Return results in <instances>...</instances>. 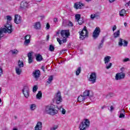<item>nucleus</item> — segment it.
Segmentation results:
<instances>
[{
	"label": "nucleus",
	"mask_w": 130,
	"mask_h": 130,
	"mask_svg": "<svg viewBox=\"0 0 130 130\" xmlns=\"http://www.w3.org/2000/svg\"><path fill=\"white\" fill-rule=\"evenodd\" d=\"M6 18L7 20V23L5 26V27L0 28V40L2 38L3 33H9V34H11V33L13 32L12 24L10 22L12 20V17L10 15H7L6 16Z\"/></svg>",
	"instance_id": "1"
},
{
	"label": "nucleus",
	"mask_w": 130,
	"mask_h": 130,
	"mask_svg": "<svg viewBox=\"0 0 130 130\" xmlns=\"http://www.w3.org/2000/svg\"><path fill=\"white\" fill-rule=\"evenodd\" d=\"M44 112L46 114H49V115H52V116H54L56 114L58 113V111L56 110L55 108V105H49L46 106Z\"/></svg>",
	"instance_id": "2"
},
{
	"label": "nucleus",
	"mask_w": 130,
	"mask_h": 130,
	"mask_svg": "<svg viewBox=\"0 0 130 130\" xmlns=\"http://www.w3.org/2000/svg\"><path fill=\"white\" fill-rule=\"evenodd\" d=\"M90 126V121L88 119H85V121H83L79 124V130H86Z\"/></svg>",
	"instance_id": "3"
},
{
	"label": "nucleus",
	"mask_w": 130,
	"mask_h": 130,
	"mask_svg": "<svg viewBox=\"0 0 130 130\" xmlns=\"http://www.w3.org/2000/svg\"><path fill=\"white\" fill-rule=\"evenodd\" d=\"M80 35V39L81 40H84V38L88 37L89 35V32L87 30V27L84 26L81 32H79Z\"/></svg>",
	"instance_id": "4"
},
{
	"label": "nucleus",
	"mask_w": 130,
	"mask_h": 130,
	"mask_svg": "<svg viewBox=\"0 0 130 130\" xmlns=\"http://www.w3.org/2000/svg\"><path fill=\"white\" fill-rule=\"evenodd\" d=\"M53 102H55L56 104H59L60 102H62V98H61V94L60 91H58L56 95H55L54 98L53 99Z\"/></svg>",
	"instance_id": "5"
},
{
	"label": "nucleus",
	"mask_w": 130,
	"mask_h": 130,
	"mask_svg": "<svg viewBox=\"0 0 130 130\" xmlns=\"http://www.w3.org/2000/svg\"><path fill=\"white\" fill-rule=\"evenodd\" d=\"M97 79V74L95 72H92L90 75L89 81L91 84H95Z\"/></svg>",
	"instance_id": "6"
},
{
	"label": "nucleus",
	"mask_w": 130,
	"mask_h": 130,
	"mask_svg": "<svg viewBox=\"0 0 130 130\" xmlns=\"http://www.w3.org/2000/svg\"><path fill=\"white\" fill-rule=\"evenodd\" d=\"M22 91L24 97L28 98L30 95L29 86L27 85L24 86Z\"/></svg>",
	"instance_id": "7"
},
{
	"label": "nucleus",
	"mask_w": 130,
	"mask_h": 130,
	"mask_svg": "<svg viewBox=\"0 0 130 130\" xmlns=\"http://www.w3.org/2000/svg\"><path fill=\"white\" fill-rule=\"evenodd\" d=\"M100 32H101V31L100 30V28H99V27H96L95 28L92 34V37L93 39H97V38H98L100 34Z\"/></svg>",
	"instance_id": "8"
},
{
	"label": "nucleus",
	"mask_w": 130,
	"mask_h": 130,
	"mask_svg": "<svg viewBox=\"0 0 130 130\" xmlns=\"http://www.w3.org/2000/svg\"><path fill=\"white\" fill-rule=\"evenodd\" d=\"M61 37H66V38H68L69 36H70V30H62L60 32Z\"/></svg>",
	"instance_id": "9"
},
{
	"label": "nucleus",
	"mask_w": 130,
	"mask_h": 130,
	"mask_svg": "<svg viewBox=\"0 0 130 130\" xmlns=\"http://www.w3.org/2000/svg\"><path fill=\"white\" fill-rule=\"evenodd\" d=\"M125 77V74L124 73L121 72L117 73L115 76V79L117 81H118V80H122V79H124V77Z\"/></svg>",
	"instance_id": "10"
},
{
	"label": "nucleus",
	"mask_w": 130,
	"mask_h": 130,
	"mask_svg": "<svg viewBox=\"0 0 130 130\" xmlns=\"http://www.w3.org/2000/svg\"><path fill=\"white\" fill-rule=\"evenodd\" d=\"M85 7V4L81 2H77L74 4V8L78 10V9H83Z\"/></svg>",
	"instance_id": "11"
},
{
	"label": "nucleus",
	"mask_w": 130,
	"mask_h": 130,
	"mask_svg": "<svg viewBox=\"0 0 130 130\" xmlns=\"http://www.w3.org/2000/svg\"><path fill=\"white\" fill-rule=\"evenodd\" d=\"M118 44L119 46H122L123 45L124 46H127L128 42L127 41H125V40H123L122 39H119Z\"/></svg>",
	"instance_id": "12"
},
{
	"label": "nucleus",
	"mask_w": 130,
	"mask_h": 130,
	"mask_svg": "<svg viewBox=\"0 0 130 130\" xmlns=\"http://www.w3.org/2000/svg\"><path fill=\"white\" fill-rule=\"evenodd\" d=\"M14 22L16 24H20L22 22V19L19 15L16 14L15 15Z\"/></svg>",
	"instance_id": "13"
},
{
	"label": "nucleus",
	"mask_w": 130,
	"mask_h": 130,
	"mask_svg": "<svg viewBox=\"0 0 130 130\" xmlns=\"http://www.w3.org/2000/svg\"><path fill=\"white\" fill-rule=\"evenodd\" d=\"M32 77L35 79H38L40 77V71L36 70L32 73Z\"/></svg>",
	"instance_id": "14"
},
{
	"label": "nucleus",
	"mask_w": 130,
	"mask_h": 130,
	"mask_svg": "<svg viewBox=\"0 0 130 130\" xmlns=\"http://www.w3.org/2000/svg\"><path fill=\"white\" fill-rule=\"evenodd\" d=\"M33 53L30 52L27 54V57H28V63H32L33 62V58H32V55Z\"/></svg>",
	"instance_id": "15"
},
{
	"label": "nucleus",
	"mask_w": 130,
	"mask_h": 130,
	"mask_svg": "<svg viewBox=\"0 0 130 130\" xmlns=\"http://www.w3.org/2000/svg\"><path fill=\"white\" fill-rule=\"evenodd\" d=\"M83 96L87 99L89 97L90 99L92 95H90V90H86L83 92Z\"/></svg>",
	"instance_id": "16"
},
{
	"label": "nucleus",
	"mask_w": 130,
	"mask_h": 130,
	"mask_svg": "<svg viewBox=\"0 0 130 130\" xmlns=\"http://www.w3.org/2000/svg\"><path fill=\"white\" fill-rule=\"evenodd\" d=\"M41 129H42V122H38L35 127V130H41Z\"/></svg>",
	"instance_id": "17"
},
{
	"label": "nucleus",
	"mask_w": 130,
	"mask_h": 130,
	"mask_svg": "<svg viewBox=\"0 0 130 130\" xmlns=\"http://www.w3.org/2000/svg\"><path fill=\"white\" fill-rule=\"evenodd\" d=\"M120 115L119 116V118H124L125 117V111L124 110L122 109L119 111Z\"/></svg>",
	"instance_id": "18"
},
{
	"label": "nucleus",
	"mask_w": 130,
	"mask_h": 130,
	"mask_svg": "<svg viewBox=\"0 0 130 130\" xmlns=\"http://www.w3.org/2000/svg\"><path fill=\"white\" fill-rule=\"evenodd\" d=\"M111 58V57L110 56H106L104 58V61L105 62V64H107L109 62H110Z\"/></svg>",
	"instance_id": "19"
},
{
	"label": "nucleus",
	"mask_w": 130,
	"mask_h": 130,
	"mask_svg": "<svg viewBox=\"0 0 130 130\" xmlns=\"http://www.w3.org/2000/svg\"><path fill=\"white\" fill-rule=\"evenodd\" d=\"M15 72L17 75L20 76L22 73V69L20 67H16L15 68Z\"/></svg>",
	"instance_id": "20"
},
{
	"label": "nucleus",
	"mask_w": 130,
	"mask_h": 130,
	"mask_svg": "<svg viewBox=\"0 0 130 130\" xmlns=\"http://www.w3.org/2000/svg\"><path fill=\"white\" fill-rule=\"evenodd\" d=\"M104 41H105V39L103 38L98 47V49H101V48L103 47V43H104Z\"/></svg>",
	"instance_id": "21"
},
{
	"label": "nucleus",
	"mask_w": 130,
	"mask_h": 130,
	"mask_svg": "<svg viewBox=\"0 0 130 130\" xmlns=\"http://www.w3.org/2000/svg\"><path fill=\"white\" fill-rule=\"evenodd\" d=\"M34 26L35 29H36V30H38V29H40V28H41V24H40V22H36Z\"/></svg>",
	"instance_id": "22"
},
{
	"label": "nucleus",
	"mask_w": 130,
	"mask_h": 130,
	"mask_svg": "<svg viewBox=\"0 0 130 130\" xmlns=\"http://www.w3.org/2000/svg\"><path fill=\"white\" fill-rule=\"evenodd\" d=\"M36 59L37 61H41V60H43V57H42V55H40V54H38L36 56Z\"/></svg>",
	"instance_id": "23"
},
{
	"label": "nucleus",
	"mask_w": 130,
	"mask_h": 130,
	"mask_svg": "<svg viewBox=\"0 0 130 130\" xmlns=\"http://www.w3.org/2000/svg\"><path fill=\"white\" fill-rule=\"evenodd\" d=\"M28 7V3L27 2L23 1L21 2L20 9H23V8H27Z\"/></svg>",
	"instance_id": "24"
},
{
	"label": "nucleus",
	"mask_w": 130,
	"mask_h": 130,
	"mask_svg": "<svg viewBox=\"0 0 130 130\" xmlns=\"http://www.w3.org/2000/svg\"><path fill=\"white\" fill-rule=\"evenodd\" d=\"M113 36L114 38H117L120 36V30H118L113 34Z\"/></svg>",
	"instance_id": "25"
},
{
	"label": "nucleus",
	"mask_w": 130,
	"mask_h": 130,
	"mask_svg": "<svg viewBox=\"0 0 130 130\" xmlns=\"http://www.w3.org/2000/svg\"><path fill=\"white\" fill-rule=\"evenodd\" d=\"M10 53H11V54H12L13 55H17V54H18L19 51H18V50L15 49L13 50H11L10 51Z\"/></svg>",
	"instance_id": "26"
},
{
	"label": "nucleus",
	"mask_w": 130,
	"mask_h": 130,
	"mask_svg": "<svg viewBox=\"0 0 130 130\" xmlns=\"http://www.w3.org/2000/svg\"><path fill=\"white\" fill-rule=\"evenodd\" d=\"M85 99H86L85 96L83 95H80L78 98V101L79 102H83V101H85Z\"/></svg>",
	"instance_id": "27"
},
{
	"label": "nucleus",
	"mask_w": 130,
	"mask_h": 130,
	"mask_svg": "<svg viewBox=\"0 0 130 130\" xmlns=\"http://www.w3.org/2000/svg\"><path fill=\"white\" fill-rule=\"evenodd\" d=\"M18 68H24V62H23V60H18Z\"/></svg>",
	"instance_id": "28"
},
{
	"label": "nucleus",
	"mask_w": 130,
	"mask_h": 130,
	"mask_svg": "<svg viewBox=\"0 0 130 130\" xmlns=\"http://www.w3.org/2000/svg\"><path fill=\"white\" fill-rule=\"evenodd\" d=\"M36 97L37 99H41V98H42V92L41 91H39L37 94Z\"/></svg>",
	"instance_id": "29"
},
{
	"label": "nucleus",
	"mask_w": 130,
	"mask_h": 130,
	"mask_svg": "<svg viewBox=\"0 0 130 130\" xmlns=\"http://www.w3.org/2000/svg\"><path fill=\"white\" fill-rule=\"evenodd\" d=\"M126 11L124 9H122L120 11L119 14L121 17H123L125 15Z\"/></svg>",
	"instance_id": "30"
},
{
	"label": "nucleus",
	"mask_w": 130,
	"mask_h": 130,
	"mask_svg": "<svg viewBox=\"0 0 130 130\" xmlns=\"http://www.w3.org/2000/svg\"><path fill=\"white\" fill-rule=\"evenodd\" d=\"M82 71V68L81 67H78L77 68V69L76 70V75L77 76H79V75H80V73H81V72Z\"/></svg>",
	"instance_id": "31"
},
{
	"label": "nucleus",
	"mask_w": 130,
	"mask_h": 130,
	"mask_svg": "<svg viewBox=\"0 0 130 130\" xmlns=\"http://www.w3.org/2000/svg\"><path fill=\"white\" fill-rule=\"evenodd\" d=\"M105 64H106V69H107V70H109V69L112 67V63H107Z\"/></svg>",
	"instance_id": "32"
},
{
	"label": "nucleus",
	"mask_w": 130,
	"mask_h": 130,
	"mask_svg": "<svg viewBox=\"0 0 130 130\" xmlns=\"http://www.w3.org/2000/svg\"><path fill=\"white\" fill-rule=\"evenodd\" d=\"M52 81H53V76H50L48 78V81H47V83H48V84H50V83H51V82H52Z\"/></svg>",
	"instance_id": "33"
},
{
	"label": "nucleus",
	"mask_w": 130,
	"mask_h": 130,
	"mask_svg": "<svg viewBox=\"0 0 130 130\" xmlns=\"http://www.w3.org/2000/svg\"><path fill=\"white\" fill-rule=\"evenodd\" d=\"M54 46L53 45H50L49 47V51L53 52L54 51Z\"/></svg>",
	"instance_id": "34"
},
{
	"label": "nucleus",
	"mask_w": 130,
	"mask_h": 130,
	"mask_svg": "<svg viewBox=\"0 0 130 130\" xmlns=\"http://www.w3.org/2000/svg\"><path fill=\"white\" fill-rule=\"evenodd\" d=\"M30 109L31 110H35L36 109V105L34 104L30 105Z\"/></svg>",
	"instance_id": "35"
},
{
	"label": "nucleus",
	"mask_w": 130,
	"mask_h": 130,
	"mask_svg": "<svg viewBox=\"0 0 130 130\" xmlns=\"http://www.w3.org/2000/svg\"><path fill=\"white\" fill-rule=\"evenodd\" d=\"M75 19L77 20V21L81 20V15L79 14L75 15Z\"/></svg>",
	"instance_id": "36"
},
{
	"label": "nucleus",
	"mask_w": 130,
	"mask_h": 130,
	"mask_svg": "<svg viewBox=\"0 0 130 130\" xmlns=\"http://www.w3.org/2000/svg\"><path fill=\"white\" fill-rule=\"evenodd\" d=\"M38 89V87H37V85H34L32 88V92H36Z\"/></svg>",
	"instance_id": "37"
},
{
	"label": "nucleus",
	"mask_w": 130,
	"mask_h": 130,
	"mask_svg": "<svg viewBox=\"0 0 130 130\" xmlns=\"http://www.w3.org/2000/svg\"><path fill=\"white\" fill-rule=\"evenodd\" d=\"M96 17V14H91L90 15V19H91V20H94V19H95Z\"/></svg>",
	"instance_id": "38"
},
{
	"label": "nucleus",
	"mask_w": 130,
	"mask_h": 130,
	"mask_svg": "<svg viewBox=\"0 0 130 130\" xmlns=\"http://www.w3.org/2000/svg\"><path fill=\"white\" fill-rule=\"evenodd\" d=\"M30 38H31V36H30V35H26L25 37V40H30Z\"/></svg>",
	"instance_id": "39"
},
{
	"label": "nucleus",
	"mask_w": 130,
	"mask_h": 130,
	"mask_svg": "<svg viewBox=\"0 0 130 130\" xmlns=\"http://www.w3.org/2000/svg\"><path fill=\"white\" fill-rule=\"evenodd\" d=\"M57 41L58 42L60 45H61V44H62V41L60 40L59 38H57Z\"/></svg>",
	"instance_id": "40"
},
{
	"label": "nucleus",
	"mask_w": 130,
	"mask_h": 130,
	"mask_svg": "<svg viewBox=\"0 0 130 130\" xmlns=\"http://www.w3.org/2000/svg\"><path fill=\"white\" fill-rule=\"evenodd\" d=\"M58 127V126L57 125H55L53 127H51L50 128V130H56L57 129V128Z\"/></svg>",
	"instance_id": "41"
},
{
	"label": "nucleus",
	"mask_w": 130,
	"mask_h": 130,
	"mask_svg": "<svg viewBox=\"0 0 130 130\" xmlns=\"http://www.w3.org/2000/svg\"><path fill=\"white\" fill-rule=\"evenodd\" d=\"M67 37H63V40H62V43H66L67 41H68V39H67Z\"/></svg>",
	"instance_id": "42"
},
{
	"label": "nucleus",
	"mask_w": 130,
	"mask_h": 130,
	"mask_svg": "<svg viewBox=\"0 0 130 130\" xmlns=\"http://www.w3.org/2000/svg\"><path fill=\"white\" fill-rule=\"evenodd\" d=\"M30 43V40H25L24 44L25 45H27V44H29Z\"/></svg>",
	"instance_id": "43"
},
{
	"label": "nucleus",
	"mask_w": 130,
	"mask_h": 130,
	"mask_svg": "<svg viewBox=\"0 0 130 130\" xmlns=\"http://www.w3.org/2000/svg\"><path fill=\"white\" fill-rule=\"evenodd\" d=\"M77 22H78V24H79L80 25H82V24L84 23V21L81 20V19L77 20Z\"/></svg>",
	"instance_id": "44"
},
{
	"label": "nucleus",
	"mask_w": 130,
	"mask_h": 130,
	"mask_svg": "<svg viewBox=\"0 0 130 130\" xmlns=\"http://www.w3.org/2000/svg\"><path fill=\"white\" fill-rule=\"evenodd\" d=\"M61 112L62 114H66V109L62 108V110L61 111Z\"/></svg>",
	"instance_id": "45"
},
{
	"label": "nucleus",
	"mask_w": 130,
	"mask_h": 130,
	"mask_svg": "<svg viewBox=\"0 0 130 130\" xmlns=\"http://www.w3.org/2000/svg\"><path fill=\"white\" fill-rule=\"evenodd\" d=\"M109 94H110L111 98H112V97H114V96L115 95L114 94V93H113L112 92H110V93H109Z\"/></svg>",
	"instance_id": "46"
},
{
	"label": "nucleus",
	"mask_w": 130,
	"mask_h": 130,
	"mask_svg": "<svg viewBox=\"0 0 130 130\" xmlns=\"http://www.w3.org/2000/svg\"><path fill=\"white\" fill-rule=\"evenodd\" d=\"M68 25L70 26V27H73V26H74V24H73V22L69 21L68 23Z\"/></svg>",
	"instance_id": "47"
},
{
	"label": "nucleus",
	"mask_w": 130,
	"mask_h": 130,
	"mask_svg": "<svg viewBox=\"0 0 130 130\" xmlns=\"http://www.w3.org/2000/svg\"><path fill=\"white\" fill-rule=\"evenodd\" d=\"M3 69H2V67H0V77L3 75Z\"/></svg>",
	"instance_id": "48"
},
{
	"label": "nucleus",
	"mask_w": 130,
	"mask_h": 130,
	"mask_svg": "<svg viewBox=\"0 0 130 130\" xmlns=\"http://www.w3.org/2000/svg\"><path fill=\"white\" fill-rule=\"evenodd\" d=\"M50 28V25H49V23H47L46 24V29L47 30H48Z\"/></svg>",
	"instance_id": "49"
},
{
	"label": "nucleus",
	"mask_w": 130,
	"mask_h": 130,
	"mask_svg": "<svg viewBox=\"0 0 130 130\" xmlns=\"http://www.w3.org/2000/svg\"><path fill=\"white\" fill-rule=\"evenodd\" d=\"M106 99H110V98H111L109 93L106 95Z\"/></svg>",
	"instance_id": "50"
},
{
	"label": "nucleus",
	"mask_w": 130,
	"mask_h": 130,
	"mask_svg": "<svg viewBox=\"0 0 130 130\" xmlns=\"http://www.w3.org/2000/svg\"><path fill=\"white\" fill-rule=\"evenodd\" d=\"M114 109V108L113 107V106H111L110 107V111H111V112H112V111H113Z\"/></svg>",
	"instance_id": "51"
},
{
	"label": "nucleus",
	"mask_w": 130,
	"mask_h": 130,
	"mask_svg": "<svg viewBox=\"0 0 130 130\" xmlns=\"http://www.w3.org/2000/svg\"><path fill=\"white\" fill-rule=\"evenodd\" d=\"M117 28L116 25H114V26L113 27L112 30L114 32V31H115V29Z\"/></svg>",
	"instance_id": "52"
},
{
	"label": "nucleus",
	"mask_w": 130,
	"mask_h": 130,
	"mask_svg": "<svg viewBox=\"0 0 130 130\" xmlns=\"http://www.w3.org/2000/svg\"><path fill=\"white\" fill-rule=\"evenodd\" d=\"M123 61L126 62V61H129V58H125L124 60Z\"/></svg>",
	"instance_id": "53"
},
{
	"label": "nucleus",
	"mask_w": 130,
	"mask_h": 130,
	"mask_svg": "<svg viewBox=\"0 0 130 130\" xmlns=\"http://www.w3.org/2000/svg\"><path fill=\"white\" fill-rule=\"evenodd\" d=\"M125 7H128V6H130L129 2H128V3H126L125 4Z\"/></svg>",
	"instance_id": "54"
},
{
	"label": "nucleus",
	"mask_w": 130,
	"mask_h": 130,
	"mask_svg": "<svg viewBox=\"0 0 130 130\" xmlns=\"http://www.w3.org/2000/svg\"><path fill=\"white\" fill-rule=\"evenodd\" d=\"M54 23H56V22H57V18H54Z\"/></svg>",
	"instance_id": "55"
},
{
	"label": "nucleus",
	"mask_w": 130,
	"mask_h": 130,
	"mask_svg": "<svg viewBox=\"0 0 130 130\" xmlns=\"http://www.w3.org/2000/svg\"><path fill=\"white\" fill-rule=\"evenodd\" d=\"M109 3H113V2H115V0H109Z\"/></svg>",
	"instance_id": "56"
},
{
	"label": "nucleus",
	"mask_w": 130,
	"mask_h": 130,
	"mask_svg": "<svg viewBox=\"0 0 130 130\" xmlns=\"http://www.w3.org/2000/svg\"><path fill=\"white\" fill-rule=\"evenodd\" d=\"M124 25L125 27H127V23L124 22Z\"/></svg>",
	"instance_id": "57"
},
{
	"label": "nucleus",
	"mask_w": 130,
	"mask_h": 130,
	"mask_svg": "<svg viewBox=\"0 0 130 130\" xmlns=\"http://www.w3.org/2000/svg\"><path fill=\"white\" fill-rule=\"evenodd\" d=\"M36 2H37V3H40V2H41V1L42 0H35Z\"/></svg>",
	"instance_id": "58"
},
{
	"label": "nucleus",
	"mask_w": 130,
	"mask_h": 130,
	"mask_svg": "<svg viewBox=\"0 0 130 130\" xmlns=\"http://www.w3.org/2000/svg\"><path fill=\"white\" fill-rule=\"evenodd\" d=\"M106 107V106H103L102 107V109H104V108H105Z\"/></svg>",
	"instance_id": "59"
},
{
	"label": "nucleus",
	"mask_w": 130,
	"mask_h": 130,
	"mask_svg": "<svg viewBox=\"0 0 130 130\" xmlns=\"http://www.w3.org/2000/svg\"><path fill=\"white\" fill-rule=\"evenodd\" d=\"M44 69H45V68H44V66H42V70H43V71L44 72Z\"/></svg>",
	"instance_id": "60"
},
{
	"label": "nucleus",
	"mask_w": 130,
	"mask_h": 130,
	"mask_svg": "<svg viewBox=\"0 0 130 130\" xmlns=\"http://www.w3.org/2000/svg\"><path fill=\"white\" fill-rule=\"evenodd\" d=\"M49 39V35L47 36V40H48Z\"/></svg>",
	"instance_id": "61"
},
{
	"label": "nucleus",
	"mask_w": 130,
	"mask_h": 130,
	"mask_svg": "<svg viewBox=\"0 0 130 130\" xmlns=\"http://www.w3.org/2000/svg\"><path fill=\"white\" fill-rule=\"evenodd\" d=\"M95 16H96V18H99V15H95Z\"/></svg>",
	"instance_id": "62"
},
{
	"label": "nucleus",
	"mask_w": 130,
	"mask_h": 130,
	"mask_svg": "<svg viewBox=\"0 0 130 130\" xmlns=\"http://www.w3.org/2000/svg\"><path fill=\"white\" fill-rule=\"evenodd\" d=\"M86 1V2H91V1H92V0H85Z\"/></svg>",
	"instance_id": "63"
},
{
	"label": "nucleus",
	"mask_w": 130,
	"mask_h": 130,
	"mask_svg": "<svg viewBox=\"0 0 130 130\" xmlns=\"http://www.w3.org/2000/svg\"><path fill=\"white\" fill-rule=\"evenodd\" d=\"M120 130H124V129H120Z\"/></svg>",
	"instance_id": "64"
}]
</instances>
